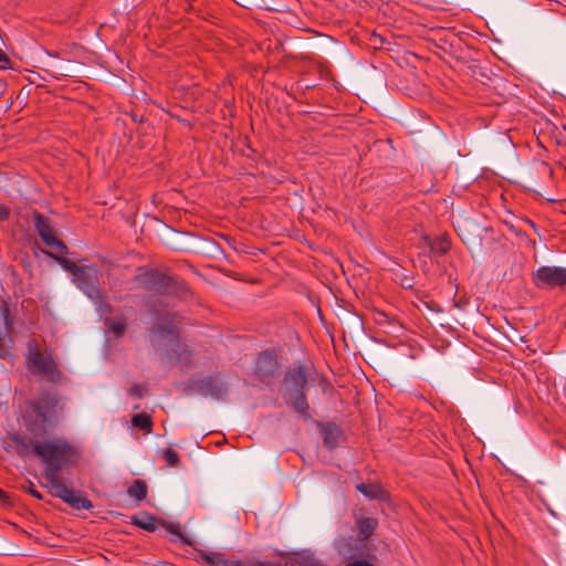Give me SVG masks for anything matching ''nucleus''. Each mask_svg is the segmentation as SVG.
<instances>
[{"mask_svg": "<svg viewBox=\"0 0 566 566\" xmlns=\"http://www.w3.org/2000/svg\"><path fill=\"white\" fill-rule=\"evenodd\" d=\"M34 454L45 464L43 476L50 485L51 494L61 499L74 510H91L93 503L81 492L67 488L59 478V472L74 464L78 459V451L67 439L55 437L36 441Z\"/></svg>", "mask_w": 566, "mask_h": 566, "instance_id": "1", "label": "nucleus"}, {"mask_svg": "<svg viewBox=\"0 0 566 566\" xmlns=\"http://www.w3.org/2000/svg\"><path fill=\"white\" fill-rule=\"evenodd\" d=\"M176 317V313L171 312L158 314L156 323L150 329L153 334L151 344L158 347L164 345L167 358L185 368L192 363V352L179 340Z\"/></svg>", "mask_w": 566, "mask_h": 566, "instance_id": "2", "label": "nucleus"}, {"mask_svg": "<svg viewBox=\"0 0 566 566\" xmlns=\"http://www.w3.org/2000/svg\"><path fill=\"white\" fill-rule=\"evenodd\" d=\"M307 385L306 366L294 364L284 375L282 381V396L286 405L304 419H312L310 405L304 392Z\"/></svg>", "mask_w": 566, "mask_h": 566, "instance_id": "3", "label": "nucleus"}, {"mask_svg": "<svg viewBox=\"0 0 566 566\" xmlns=\"http://www.w3.org/2000/svg\"><path fill=\"white\" fill-rule=\"evenodd\" d=\"M135 280L144 289L160 295L187 298L190 294L189 287L182 280L168 275L159 270H144L136 275Z\"/></svg>", "mask_w": 566, "mask_h": 566, "instance_id": "4", "label": "nucleus"}, {"mask_svg": "<svg viewBox=\"0 0 566 566\" xmlns=\"http://www.w3.org/2000/svg\"><path fill=\"white\" fill-rule=\"evenodd\" d=\"M27 367L33 375L41 376L52 384L62 380L63 374L49 350L42 352L34 339L27 344Z\"/></svg>", "mask_w": 566, "mask_h": 566, "instance_id": "5", "label": "nucleus"}, {"mask_svg": "<svg viewBox=\"0 0 566 566\" xmlns=\"http://www.w3.org/2000/svg\"><path fill=\"white\" fill-rule=\"evenodd\" d=\"M72 281L93 303L101 305L104 302V293L99 287L98 270L95 266L82 265Z\"/></svg>", "mask_w": 566, "mask_h": 566, "instance_id": "6", "label": "nucleus"}, {"mask_svg": "<svg viewBox=\"0 0 566 566\" xmlns=\"http://www.w3.org/2000/svg\"><path fill=\"white\" fill-rule=\"evenodd\" d=\"M533 284L541 290H554L566 286V268L542 265L532 273Z\"/></svg>", "mask_w": 566, "mask_h": 566, "instance_id": "7", "label": "nucleus"}, {"mask_svg": "<svg viewBox=\"0 0 566 566\" xmlns=\"http://www.w3.org/2000/svg\"><path fill=\"white\" fill-rule=\"evenodd\" d=\"M33 221L38 234L48 247L57 250L61 254H66L69 252L65 243L56 238L48 218L39 212H35Z\"/></svg>", "mask_w": 566, "mask_h": 566, "instance_id": "8", "label": "nucleus"}, {"mask_svg": "<svg viewBox=\"0 0 566 566\" xmlns=\"http://www.w3.org/2000/svg\"><path fill=\"white\" fill-rule=\"evenodd\" d=\"M280 365L276 356L270 352L260 353L254 361V374L264 384L273 379L279 371Z\"/></svg>", "mask_w": 566, "mask_h": 566, "instance_id": "9", "label": "nucleus"}, {"mask_svg": "<svg viewBox=\"0 0 566 566\" xmlns=\"http://www.w3.org/2000/svg\"><path fill=\"white\" fill-rule=\"evenodd\" d=\"M335 549L345 559L363 558L368 555L367 543L357 537H339L335 542Z\"/></svg>", "mask_w": 566, "mask_h": 566, "instance_id": "10", "label": "nucleus"}, {"mask_svg": "<svg viewBox=\"0 0 566 566\" xmlns=\"http://www.w3.org/2000/svg\"><path fill=\"white\" fill-rule=\"evenodd\" d=\"M60 397L50 391L43 392L33 403V410L42 421H51L56 416Z\"/></svg>", "mask_w": 566, "mask_h": 566, "instance_id": "11", "label": "nucleus"}, {"mask_svg": "<svg viewBox=\"0 0 566 566\" xmlns=\"http://www.w3.org/2000/svg\"><path fill=\"white\" fill-rule=\"evenodd\" d=\"M8 441L15 446L17 452L20 455L27 457L30 454H34L36 441H34L32 437L23 432H12L8 434L7 439L4 440V443L7 444Z\"/></svg>", "mask_w": 566, "mask_h": 566, "instance_id": "12", "label": "nucleus"}, {"mask_svg": "<svg viewBox=\"0 0 566 566\" xmlns=\"http://www.w3.org/2000/svg\"><path fill=\"white\" fill-rule=\"evenodd\" d=\"M198 389L205 396H211L216 399L223 398L227 392L224 385L211 377L200 380L198 382Z\"/></svg>", "mask_w": 566, "mask_h": 566, "instance_id": "13", "label": "nucleus"}, {"mask_svg": "<svg viewBox=\"0 0 566 566\" xmlns=\"http://www.w3.org/2000/svg\"><path fill=\"white\" fill-rule=\"evenodd\" d=\"M356 490L368 500L387 501L389 499L388 493L378 484L358 483Z\"/></svg>", "mask_w": 566, "mask_h": 566, "instance_id": "14", "label": "nucleus"}, {"mask_svg": "<svg viewBox=\"0 0 566 566\" xmlns=\"http://www.w3.org/2000/svg\"><path fill=\"white\" fill-rule=\"evenodd\" d=\"M357 530H358V539H361L364 543H367V539L375 532L378 521L374 517H360L356 521Z\"/></svg>", "mask_w": 566, "mask_h": 566, "instance_id": "15", "label": "nucleus"}, {"mask_svg": "<svg viewBox=\"0 0 566 566\" xmlns=\"http://www.w3.org/2000/svg\"><path fill=\"white\" fill-rule=\"evenodd\" d=\"M130 523L145 531L154 532L157 530L159 521L153 514L142 513L133 515L130 517Z\"/></svg>", "mask_w": 566, "mask_h": 566, "instance_id": "16", "label": "nucleus"}, {"mask_svg": "<svg viewBox=\"0 0 566 566\" xmlns=\"http://www.w3.org/2000/svg\"><path fill=\"white\" fill-rule=\"evenodd\" d=\"M321 428H322L321 431L323 434L324 444L327 448L336 447L338 443L339 436H340L339 428L335 423H332V422L322 424Z\"/></svg>", "mask_w": 566, "mask_h": 566, "instance_id": "17", "label": "nucleus"}, {"mask_svg": "<svg viewBox=\"0 0 566 566\" xmlns=\"http://www.w3.org/2000/svg\"><path fill=\"white\" fill-rule=\"evenodd\" d=\"M127 494L137 501H143L147 496V484L143 480H134L127 489Z\"/></svg>", "mask_w": 566, "mask_h": 566, "instance_id": "18", "label": "nucleus"}, {"mask_svg": "<svg viewBox=\"0 0 566 566\" xmlns=\"http://www.w3.org/2000/svg\"><path fill=\"white\" fill-rule=\"evenodd\" d=\"M132 424L135 428L145 431L146 433H150L153 428V420L151 417L146 412L136 413L132 417Z\"/></svg>", "mask_w": 566, "mask_h": 566, "instance_id": "19", "label": "nucleus"}, {"mask_svg": "<svg viewBox=\"0 0 566 566\" xmlns=\"http://www.w3.org/2000/svg\"><path fill=\"white\" fill-rule=\"evenodd\" d=\"M45 253L49 256H51L52 259H54L62 266L63 270H65L66 272H69L72 275V277L82 268L80 265H76L73 261L66 259L63 255H56L52 252H45Z\"/></svg>", "mask_w": 566, "mask_h": 566, "instance_id": "20", "label": "nucleus"}, {"mask_svg": "<svg viewBox=\"0 0 566 566\" xmlns=\"http://www.w3.org/2000/svg\"><path fill=\"white\" fill-rule=\"evenodd\" d=\"M198 553L200 557L211 566H221L226 555L220 552H207L202 549H199Z\"/></svg>", "mask_w": 566, "mask_h": 566, "instance_id": "21", "label": "nucleus"}, {"mask_svg": "<svg viewBox=\"0 0 566 566\" xmlns=\"http://www.w3.org/2000/svg\"><path fill=\"white\" fill-rule=\"evenodd\" d=\"M451 248V243L447 238L440 237L431 243V250L440 255L446 254Z\"/></svg>", "mask_w": 566, "mask_h": 566, "instance_id": "22", "label": "nucleus"}, {"mask_svg": "<svg viewBox=\"0 0 566 566\" xmlns=\"http://www.w3.org/2000/svg\"><path fill=\"white\" fill-rule=\"evenodd\" d=\"M161 524L166 528L167 532L178 536L182 543L188 544V545L191 544V542L186 536L182 535V533L180 531V525L178 523L163 522Z\"/></svg>", "mask_w": 566, "mask_h": 566, "instance_id": "23", "label": "nucleus"}, {"mask_svg": "<svg viewBox=\"0 0 566 566\" xmlns=\"http://www.w3.org/2000/svg\"><path fill=\"white\" fill-rule=\"evenodd\" d=\"M163 458L169 467H178L180 462L179 454L170 448L163 452Z\"/></svg>", "mask_w": 566, "mask_h": 566, "instance_id": "24", "label": "nucleus"}, {"mask_svg": "<svg viewBox=\"0 0 566 566\" xmlns=\"http://www.w3.org/2000/svg\"><path fill=\"white\" fill-rule=\"evenodd\" d=\"M125 324L122 323V322H113L109 324V331L115 334V336L119 337L124 334L125 332Z\"/></svg>", "mask_w": 566, "mask_h": 566, "instance_id": "25", "label": "nucleus"}, {"mask_svg": "<svg viewBox=\"0 0 566 566\" xmlns=\"http://www.w3.org/2000/svg\"><path fill=\"white\" fill-rule=\"evenodd\" d=\"M221 566H264V565L262 563L244 564L239 559H227L224 557Z\"/></svg>", "mask_w": 566, "mask_h": 566, "instance_id": "26", "label": "nucleus"}, {"mask_svg": "<svg viewBox=\"0 0 566 566\" xmlns=\"http://www.w3.org/2000/svg\"><path fill=\"white\" fill-rule=\"evenodd\" d=\"M128 394H129L130 396L136 397V398H142V397H143V395H144V394H143V387H142L140 385H134V386L129 389Z\"/></svg>", "mask_w": 566, "mask_h": 566, "instance_id": "27", "label": "nucleus"}, {"mask_svg": "<svg viewBox=\"0 0 566 566\" xmlns=\"http://www.w3.org/2000/svg\"><path fill=\"white\" fill-rule=\"evenodd\" d=\"M9 216L10 209L7 206L0 203V221L7 220Z\"/></svg>", "mask_w": 566, "mask_h": 566, "instance_id": "28", "label": "nucleus"}, {"mask_svg": "<svg viewBox=\"0 0 566 566\" xmlns=\"http://www.w3.org/2000/svg\"><path fill=\"white\" fill-rule=\"evenodd\" d=\"M345 566H374L371 563L367 560H355L352 563L346 564Z\"/></svg>", "mask_w": 566, "mask_h": 566, "instance_id": "29", "label": "nucleus"}, {"mask_svg": "<svg viewBox=\"0 0 566 566\" xmlns=\"http://www.w3.org/2000/svg\"><path fill=\"white\" fill-rule=\"evenodd\" d=\"M29 493L33 497L38 499V500H42L43 499L42 494L34 489L32 483H30Z\"/></svg>", "mask_w": 566, "mask_h": 566, "instance_id": "30", "label": "nucleus"}, {"mask_svg": "<svg viewBox=\"0 0 566 566\" xmlns=\"http://www.w3.org/2000/svg\"><path fill=\"white\" fill-rule=\"evenodd\" d=\"M1 314L3 315V319H4L6 325H8L9 324V310H8V307H2L1 308Z\"/></svg>", "mask_w": 566, "mask_h": 566, "instance_id": "31", "label": "nucleus"}, {"mask_svg": "<svg viewBox=\"0 0 566 566\" xmlns=\"http://www.w3.org/2000/svg\"><path fill=\"white\" fill-rule=\"evenodd\" d=\"M0 62H6V63L9 62V59L1 50H0Z\"/></svg>", "mask_w": 566, "mask_h": 566, "instance_id": "32", "label": "nucleus"}, {"mask_svg": "<svg viewBox=\"0 0 566 566\" xmlns=\"http://www.w3.org/2000/svg\"><path fill=\"white\" fill-rule=\"evenodd\" d=\"M10 355V353L8 350H4L0 347V357L2 358H7L8 356Z\"/></svg>", "mask_w": 566, "mask_h": 566, "instance_id": "33", "label": "nucleus"}, {"mask_svg": "<svg viewBox=\"0 0 566 566\" xmlns=\"http://www.w3.org/2000/svg\"><path fill=\"white\" fill-rule=\"evenodd\" d=\"M28 430H29V431H30L34 437H36V434L34 433V430H33L32 428L28 427Z\"/></svg>", "mask_w": 566, "mask_h": 566, "instance_id": "34", "label": "nucleus"}]
</instances>
